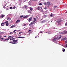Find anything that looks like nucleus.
<instances>
[{
	"label": "nucleus",
	"mask_w": 67,
	"mask_h": 67,
	"mask_svg": "<svg viewBox=\"0 0 67 67\" xmlns=\"http://www.w3.org/2000/svg\"><path fill=\"white\" fill-rule=\"evenodd\" d=\"M62 21V20L61 19H59L57 20L56 21L55 24L57 25H60V22Z\"/></svg>",
	"instance_id": "nucleus-1"
},
{
	"label": "nucleus",
	"mask_w": 67,
	"mask_h": 67,
	"mask_svg": "<svg viewBox=\"0 0 67 67\" xmlns=\"http://www.w3.org/2000/svg\"><path fill=\"white\" fill-rule=\"evenodd\" d=\"M12 41L13 42H14V43L12 42V44H17V43H18V42H16L18 41L16 40H13Z\"/></svg>",
	"instance_id": "nucleus-2"
},
{
	"label": "nucleus",
	"mask_w": 67,
	"mask_h": 67,
	"mask_svg": "<svg viewBox=\"0 0 67 67\" xmlns=\"http://www.w3.org/2000/svg\"><path fill=\"white\" fill-rule=\"evenodd\" d=\"M35 21H33L31 24H30L29 25V26H30L31 25H32V24H34L35 23Z\"/></svg>",
	"instance_id": "nucleus-3"
},
{
	"label": "nucleus",
	"mask_w": 67,
	"mask_h": 67,
	"mask_svg": "<svg viewBox=\"0 0 67 67\" xmlns=\"http://www.w3.org/2000/svg\"><path fill=\"white\" fill-rule=\"evenodd\" d=\"M42 9V7H40L39 6L37 8V9L38 10H41Z\"/></svg>",
	"instance_id": "nucleus-4"
},
{
	"label": "nucleus",
	"mask_w": 67,
	"mask_h": 67,
	"mask_svg": "<svg viewBox=\"0 0 67 67\" xmlns=\"http://www.w3.org/2000/svg\"><path fill=\"white\" fill-rule=\"evenodd\" d=\"M50 4H51V3L50 2H47V5L48 7H49V5Z\"/></svg>",
	"instance_id": "nucleus-5"
},
{
	"label": "nucleus",
	"mask_w": 67,
	"mask_h": 67,
	"mask_svg": "<svg viewBox=\"0 0 67 67\" xmlns=\"http://www.w3.org/2000/svg\"><path fill=\"white\" fill-rule=\"evenodd\" d=\"M5 22H3L1 24V26H4V24H5Z\"/></svg>",
	"instance_id": "nucleus-6"
},
{
	"label": "nucleus",
	"mask_w": 67,
	"mask_h": 67,
	"mask_svg": "<svg viewBox=\"0 0 67 67\" xmlns=\"http://www.w3.org/2000/svg\"><path fill=\"white\" fill-rule=\"evenodd\" d=\"M7 20H8L9 21H10V20H11V18L10 17H7Z\"/></svg>",
	"instance_id": "nucleus-7"
},
{
	"label": "nucleus",
	"mask_w": 67,
	"mask_h": 67,
	"mask_svg": "<svg viewBox=\"0 0 67 67\" xmlns=\"http://www.w3.org/2000/svg\"><path fill=\"white\" fill-rule=\"evenodd\" d=\"M46 22V20H43V21H41V23H44Z\"/></svg>",
	"instance_id": "nucleus-8"
},
{
	"label": "nucleus",
	"mask_w": 67,
	"mask_h": 67,
	"mask_svg": "<svg viewBox=\"0 0 67 67\" xmlns=\"http://www.w3.org/2000/svg\"><path fill=\"white\" fill-rule=\"evenodd\" d=\"M6 5H7V3L6 4H3V8L4 9V8H5V7L6 6Z\"/></svg>",
	"instance_id": "nucleus-9"
},
{
	"label": "nucleus",
	"mask_w": 67,
	"mask_h": 67,
	"mask_svg": "<svg viewBox=\"0 0 67 67\" xmlns=\"http://www.w3.org/2000/svg\"><path fill=\"white\" fill-rule=\"evenodd\" d=\"M26 24L27 23H24L23 24V26H26Z\"/></svg>",
	"instance_id": "nucleus-10"
},
{
	"label": "nucleus",
	"mask_w": 67,
	"mask_h": 67,
	"mask_svg": "<svg viewBox=\"0 0 67 67\" xmlns=\"http://www.w3.org/2000/svg\"><path fill=\"white\" fill-rule=\"evenodd\" d=\"M15 26V25H14L12 26H11L10 27V28H13V27H14Z\"/></svg>",
	"instance_id": "nucleus-11"
},
{
	"label": "nucleus",
	"mask_w": 67,
	"mask_h": 67,
	"mask_svg": "<svg viewBox=\"0 0 67 67\" xmlns=\"http://www.w3.org/2000/svg\"><path fill=\"white\" fill-rule=\"evenodd\" d=\"M56 40V39L55 38H54V39H53V40H52V41L53 42H55V41Z\"/></svg>",
	"instance_id": "nucleus-12"
},
{
	"label": "nucleus",
	"mask_w": 67,
	"mask_h": 67,
	"mask_svg": "<svg viewBox=\"0 0 67 67\" xmlns=\"http://www.w3.org/2000/svg\"><path fill=\"white\" fill-rule=\"evenodd\" d=\"M27 11L29 13H31V10H28Z\"/></svg>",
	"instance_id": "nucleus-13"
},
{
	"label": "nucleus",
	"mask_w": 67,
	"mask_h": 67,
	"mask_svg": "<svg viewBox=\"0 0 67 67\" xmlns=\"http://www.w3.org/2000/svg\"><path fill=\"white\" fill-rule=\"evenodd\" d=\"M17 37H18V38H25V37H21V36H19Z\"/></svg>",
	"instance_id": "nucleus-14"
},
{
	"label": "nucleus",
	"mask_w": 67,
	"mask_h": 67,
	"mask_svg": "<svg viewBox=\"0 0 67 67\" xmlns=\"http://www.w3.org/2000/svg\"><path fill=\"white\" fill-rule=\"evenodd\" d=\"M66 37H65L64 38H63V39H62V40L63 41H65V40H66Z\"/></svg>",
	"instance_id": "nucleus-15"
},
{
	"label": "nucleus",
	"mask_w": 67,
	"mask_h": 67,
	"mask_svg": "<svg viewBox=\"0 0 67 67\" xmlns=\"http://www.w3.org/2000/svg\"><path fill=\"white\" fill-rule=\"evenodd\" d=\"M32 20V18L31 17L29 19V22H30Z\"/></svg>",
	"instance_id": "nucleus-16"
},
{
	"label": "nucleus",
	"mask_w": 67,
	"mask_h": 67,
	"mask_svg": "<svg viewBox=\"0 0 67 67\" xmlns=\"http://www.w3.org/2000/svg\"><path fill=\"white\" fill-rule=\"evenodd\" d=\"M20 20H18L16 21V23H18L19 22H20Z\"/></svg>",
	"instance_id": "nucleus-17"
},
{
	"label": "nucleus",
	"mask_w": 67,
	"mask_h": 67,
	"mask_svg": "<svg viewBox=\"0 0 67 67\" xmlns=\"http://www.w3.org/2000/svg\"><path fill=\"white\" fill-rule=\"evenodd\" d=\"M4 16H5V15L3 14L1 15V17L2 18H3Z\"/></svg>",
	"instance_id": "nucleus-18"
},
{
	"label": "nucleus",
	"mask_w": 67,
	"mask_h": 67,
	"mask_svg": "<svg viewBox=\"0 0 67 67\" xmlns=\"http://www.w3.org/2000/svg\"><path fill=\"white\" fill-rule=\"evenodd\" d=\"M28 4H29V5H31V2H29L28 3Z\"/></svg>",
	"instance_id": "nucleus-19"
},
{
	"label": "nucleus",
	"mask_w": 67,
	"mask_h": 67,
	"mask_svg": "<svg viewBox=\"0 0 67 67\" xmlns=\"http://www.w3.org/2000/svg\"><path fill=\"white\" fill-rule=\"evenodd\" d=\"M27 18V15H26L23 17V18L24 19H25L26 18Z\"/></svg>",
	"instance_id": "nucleus-20"
},
{
	"label": "nucleus",
	"mask_w": 67,
	"mask_h": 67,
	"mask_svg": "<svg viewBox=\"0 0 67 67\" xmlns=\"http://www.w3.org/2000/svg\"><path fill=\"white\" fill-rule=\"evenodd\" d=\"M62 37V36L61 35L59 36L58 37V38H61Z\"/></svg>",
	"instance_id": "nucleus-21"
},
{
	"label": "nucleus",
	"mask_w": 67,
	"mask_h": 67,
	"mask_svg": "<svg viewBox=\"0 0 67 67\" xmlns=\"http://www.w3.org/2000/svg\"><path fill=\"white\" fill-rule=\"evenodd\" d=\"M11 37V36H9L8 37L9 39H11V38H12V37Z\"/></svg>",
	"instance_id": "nucleus-22"
},
{
	"label": "nucleus",
	"mask_w": 67,
	"mask_h": 67,
	"mask_svg": "<svg viewBox=\"0 0 67 67\" xmlns=\"http://www.w3.org/2000/svg\"><path fill=\"white\" fill-rule=\"evenodd\" d=\"M46 33H48V34H51V32H49V31L48 32H47Z\"/></svg>",
	"instance_id": "nucleus-23"
},
{
	"label": "nucleus",
	"mask_w": 67,
	"mask_h": 67,
	"mask_svg": "<svg viewBox=\"0 0 67 67\" xmlns=\"http://www.w3.org/2000/svg\"><path fill=\"white\" fill-rule=\"evenodd\" d=\"M59 34H63V32H60L59 33Z\"/></svg>",
	"instance_id": "nucleus-24"
},
{
	"label": "nucleus",
	"mask_w": 67,
	"mask_h": 67,
	"mask_svg": "<svg viewBox=\"0 0 67 67\" xmlns=\"http://www.w3.org/2000/svg\"><path fill=\"white\" fill-rule=\"evenodd\" d=\"M63 47H66V46H66V45H64L63 46Z\"/></svg>",
	"instance_id": "nucleus-25"
},
{
	"label": "nucleus",
	"mask_w": 67,
	"mask_h": 67,
	"mask_svg": "<svg viewBox=\"0 0 67 67\" xmlns=\"http://www.w3.org/2000/svg\"><path fill=\"white\" fill-rule=\"evenodd\" d=\"M57 6H54V9H56V8H57Z\"/></svg>",
	"instance_id": "nucleus-26"
},
{
	"label": "nucleus",
	"mask_w": 67,
	"mask_h": 67,
	"mask_svg": "<svg viewBox=\"0 0 67 67\" xmlns=\"http://www.w3.org/2000/svg\"><path fill=\"white\" fill-rule=\"evenodd\" d=\"M40 12H43V9H41L40 10Z\"/></svg>",
	"instance_id": "nucleus-27"
},
{
	"label": "nucleus",
	"mask_w": 67,
	"mask_h": 67,
	"mask_svg": "<svg viewBox=\"0 0 67 67\" xmlns=\"http://www.w3.org/2000/svg\"><path fill=\"white\" fill-rule=\"evenodd\" d=\"M62 50L63 51V52H65V49L63 48Z\"/></svg>",
	"instance_id": "nucleus-28"
},
{
	"label": "nucleus",
	"mask_w": 67,
	"mask_h": 67,
	"mask_svg": "<svg viewBox=\"0 0 67 67\" xmlns=\"http://www.w3.org/2000/svg\"><path fill=\"white\" fill-rule=\"evenodd\" d=\"M30 9L31 11H32V10H33V8L31 7L30 8Z\"/></svg>",
	"instance_id": "nucleus-29"
},
{
	"label": "nucleus",
	"mask_w": 67,
	"mask_h": 67,
	"mask_svg": "<svg viewBox=\"0 0 67 67\" xmlns=\"http://www.w3.org/2000/svg\"><path fill=\"white\" fill-rule=\"evenodd\" d=\"M34 20L35 21H35H36V18H34Z\"/></svg>",
	"instance_id": "nucleus-30"
},
{
	"label": "nucleus",
	"mask_w": 67,
	"mask_h": 67,
	"mask_svg": "<svg viewBox=\"0 0 67 67\" xmlns=\"http://www.w3.org/2000/svg\"><path fill=\"white\" fill-rule=\"evenodd\" d=\"M27 7V6L26 5H25L24 6V8H26Z\"/></svg>",
	"instance_id": "nucleus-31"
},
{
	"label": "nucleus",
	"mask_w": 67,
	"mask_h": 67,
	"mask_svg": "<svg viewBox=\"0 0 67 67\" xmlns=\"http://www.w3.org/2000/svg\"><path fill=\"white\" fill-rule=\"evenodd\" d=\"M43 4H44V5H46V2H44Z\"/></svg>",
	"instance_id": "nucleus-32"
},
{
	"label": "nucleus",
	"mask_w": 67,
	"mask_h": 67,
	"mask_svg": "<svg viewBox=\"0 0 67 67\" xmlns=\"http://www.w3.org/2000/svg\"><path fill=\"white\" fill-rule=\"evenodd\" d=\"M23 15H22L21 16H20V17L21 18H23Z\"/></svg>",
	"instance_id": "nucleus-33"
},
{
	"label": "nucleus",
	"mask_w": 67,
	"mask_h": 67,
	"mask_svg": "<svg viewBox=\"0 0 67 67\" xmlns=\"http://www.w3.org/2000/svg\"><path fill=\"white\" fill-rule=\"evenodd\" d=\"M45 13L46 14L47 13V10H46V11H45Z\"/></svg>",
	"instance_id": "nucleus-34"
},
{
	"label": "nucleus",
	"mask_w": 67,
	"mask_h": 67,
	"mask_svg": "<svg viewBox=\"0 0 67 67\" xmlns=\"http://www.w3.org/2000/svg\"><path fill=\"white\" fill-rule=\"evenodd\" d=\"M12 37V38H13V37H14V36H11V37Z\"/></svg>",
	"instance_id": "nucleus-35"
},
{
	"label": "nucleus",
	"mask_w": 67,
	"mask_h": 67,
	"mask_svg": "<svg viewBox=\"0 0 67 67\" xmlns=\"http://www.w3.org/2000/svg\"><path fill=\"white\" fill-rule=\"evenodd\" d=\"M15 8H16L15 6H14L13 7V9H15Z\"/></svg>",
	"instance_id": "nucleus-36"
},
{
	"label": "nucleus",
	"mask_w": 67,
	"mask_h": 67,
	"mask_svg": "<svg viewBox=\"0 0 67 67\" xmlns=\"http://www.w3.org/2000/svg\"><path fill=\"white\" fill-rule=\"evenodd\" d=\"M12 22H13V21L11 20L10 21V23H12Z\"/></svg>",
	"instance_id": "nucleus-37"
},
{
	"label": "nucleus",
	"mask_w": 67,
	"mask_h": 67,
	"mask_svg": "<svg viewBox=\"0 0 67 67\" xmlns=\"http://www.w3.org/2000/svg\"><path fill=\"white\" fill-rule=\"evenodd\" d=\"M6 26H8V25H9V24H8V23L6 24Z\"/></svg>",
	"instance_id": "nucleus-38"
},
{
	"label": "nucleus",
	"mask_w": 67,
	"mask_h": 67,
	"mask_svg": "<svg viewBox=\"0 0 67 67\" xmlns=\"http://www.w3.org/2000/svg\"><path fill=\"white\" fill-rule=\"evenodd\" d=\"M53 15V14H52V13H51V14L50 15V16L51 17H52V15Z\"/></svg>",
	"instance_id": "nucleus-39"
},
{
	"label": "nucleus",
	"mask_w": 67,
	"mask_h": 67,
	"mask_svg": "<svg viewBox=\"0 0 67 67\" xmlns=\"http://www.w3.org/2000/svg\"><path fill=\"white\" fill-rule=\"evenodd\" d=\"M39 5H42V3H40L39 4Z\"/></svg>",
	"instance_id": "nucleus-40"
},
{
	"label": "nucleus",
	"mask_w": 67,
	"mask_h": 67,
	"mask_svg": "<svg viewBox=\"0 0 67 67\" xmlns=\"http://www.w3.org/2000/svg\"><path fill=\"white\" fill-rule=\"evenodd\" d=\"M65 26H67V22L65 23Z\"/></svg>",
	"instance_id": "nucleus-41"
},
{
	"label": "nucleus",
	"mask_w": 67,
	"mask_h": 67,
	"mask_svg": "<svg viewBox=\"0 0 67 67\" xmlns=\"http://www.w3.org/2000/svg\"><path fill=\"white\" fill-rule=\"evenodd\" d=\"M5 40H6L7 41H8L9 39H5Z\"/></svg>",
	"instance_id": "nucleus-42"
},
{
	"label": "nucleus",
	"mask_w": 67,
	"mask_h": 67,
	"mask_svg": "<svg viewBox=\"0 0 67 67\" xmlns=\"http://www.w3.org/2000/svg\"><path fill=\"white\" fill-rule=\"evenodd\" d=\"M8 23V21H6L5 22V23H6V24Z\"/></svg>",
	"instance_id": "nucleus-43"
},
{
	"label": "nucleus",
	"mask_w": 67,
	"mask_h": 67,
	"mask_svg": "<svg viewBox=\"0 0 67 67\" xmlns=\"http://www.w3.org/2000/svg\"><path fill=\"white\" fill-rule=\"evenodd\" d=\"M44 9H45V10H46V9H47V8L45 7Z\"/></svg>",
	"instance_id": "nucleus-44"
},
{
	"label": "nucleus",
	"mask_w": 67,
	"mask_h": 67,
	"mask_svg": "<svg viewBox=\"0 0 67 67\" xmlns=\"http://www.w3.org/2000/svg\"><path fill=\"white\" fill-rule=\"evenodd\" d=\"M12 7H11L10 8V9H12Z\"/></svg>",
	"instance_id": "nucleus-45"
},
{
	"label": "nucleus",
	"mask_w": 67,
	"mask_h": 67,
	"mask_svg": "<svg viewBox=\"0 0 67 67\" xmlns=\"http://www.w3.org/2000/svg\"><path fill=\"white\" fill-rule=\"evenodd\" d=\"M15 31H16V30H14L13 31V32L14 33H15Z\"/></svg>",
	"instance_id": "nucleus-46"
},
{
	"label": "nucleus",
	"mask_w": 67,
	"mask_h": 67,
	"mask_svg": "<svg viewBox=\"0 0 67 67\" xmlns=\"http://www.w3.org/2000/svg\"><path fill=\"white\" fill-rule=\"evenodd\" d=\"M31 30H29L28 31V32H31Z\"/></svg>",
	"instance_id": "nucleus-47"
},
{
	"label": "nucleus",
	"mask_w": 67,
	"mask_h": 67,
	"mask_svg": "<svg viewBox=\"0 0 67 67\" xmlns=\"http://www.w3.org/2000/svg\"><path fill=\"white\" fill-rule=\"evenodd\" d=\"M53 29H56V27H53Z\"/></svg>",
	"instance_id": "nucleus-48"
},
{
	"label": "nucleus",
	"mask_w": 67,
	"mask_h": 67,
	"mask_svg": "<svg viewBox=\"0 0 67 67\" xmlns=\"http://www.w3.org/2000/svg\"><path fill=\"white\" fill-rule=\"evenodd\" d=\"M26 1V0H24V2H25Z\"/></svg>",
	"instance_id": "nucleus-49"
},
{
	"label": "nucleus",
	"mask_w": 67,
	"mask_h": 67,
	"mask_svg": "<svg viewBox=\"0 0 67 67\" xmlns=\"http://www.w3.org/2000/svg\"><path fill=\"white\" fill-rule=\"evenodd\" d=\"M32 1H36L37 0H32Z\"/></svg>",
	"instance_id": "nucleus-50"
},
{
	"label": "nucleus",
	"mask_w": 67,
	"mask_h": 67,
	"mask_svg": "<svg viewBox=\"0 0 67 67\" xmlns=\"http://www.w3.org/2000/svg\"><path fill=\"white\" fill-rule=\"evenodd\" d=\"M12 32H11L9 33V34H12Z\"/></svg>",
	"instance_id": "nucleus-51"
},
{
	"label": "nucleus",
	"mask_w": 67,
	"mask_h": 67,
	"mask_svg": "<svg viewBox=\"0 0 67 67\" xmlns=\"http://www.w3.org/2000/svg\"><path fill=\"white\" fill-rule=\"evenodd\" d=\"M44 16H45V17H46L47 16L46 15H44Z\"/></svg>",
	"instance_id": "nucleus-52"
},
{
	"label": "nucleus",
	"mask_w": 67,
	"mask_h": 67,
	"mask_svg": "<svg viewBox=\"0 0 67 67\" xmlns=\"http://www.w3.org/2000/svg\"><path fill=\"white\" fill-rule=\"evenodd\" d=\"M65 43H67V40H66V41H65Z\"/></svg>",
	"instance_id": "nucleus-53"
},
{
	"label": "nucleus",
	"mask_w": 67,
	"mask_h": 67,
	"mask_svg": "<svg viewBox=\"0 0 67 67\" xmlns=\"http://www.w3.org/2000/svg\"><path fill=\"white\" fill-rule=\"evenodd\" d=\"M22 33V32H19V34H21V33Z\"/></svg>",
	"instance_id": "nucleus-54"
},
{
	"label": "nucleus",
	"mask_w": 67,
	"mask_h": 67,
	"mask_svg": "<svg viewBox=\"0 0 67 67\" xmlns=\"http://www.w3.org/2000/svg\"><path fill=\"white\" fill-rule=\"evenodd\" d=\"M4 37H6V36H4Z\"/></svg>",
	"instance_id": "nucleus-55"
},
{
	"label": "nucleus",
	"mask_w": 67,
	"mask_h": 67,
	"mask_svg": "<svg viewBox=\"0 0 67 67\" xmlns=\"http://www.w3.org/2000/svg\"><path fill=\"white\" fill-rule=\"evenodd\" d=\"M12 40H12V39H10V41H12Z\"/></svg>",
	"instance_id": "nucleus-56"
},
{
	"label": "nucleus",
	"mask_w": 67,
	"mask_h": 67,
	"mask_svg": "<svg viewBox=\"0 0 67 67\" xmlns=\"http://www.w3.org/2000/svg\"><path fill=\"white\" fill-rule=\"evenodd\" d=\"M40 33H42V31H40Z\"/></svg>",
	"instance_id": "nucleus-57"
},
{
	"label": "nucleus",
	"mask_w": 67,
	"mask_h": 67,
	"mask_svg": "<svg viewBox=\"0 0 67 67\" xmlns=\"http://www.w3.org/2000/svg\"><path fill=\"white\" fill-rule=\"evenodd\" d=\"M29 24H28V23H27V24H26V25H28Z\"/></svg>",
	"instance_id": "nucleus-58"
},
{
	"label": "nucleus",
	"mask_w": 67,
	"mask_h": 67,
	"mask_svg": "<svg viewBox=\"0 0 67 67\" xmlns=\"http://www.w3.org/2000/svg\"><path fill=\"white\" fill-rule=\"evenodd\" d=\"M1 40H3V38H2Z\"/></svg>",
	"instance_id": "nucleus-59"
},
{
	"label": "nucleus",
	"mask_w": 67,
	"mask_h": 67,
	"mask_svg": "<svg viewBox=\"0 0 67 67\" xmlns=\"http://www.w3.org/2000/svg\"><path fill=\"white\" fill-rule=\"evenodd\" d=\"M9 43H12V42H9Z\"/></svg>",
	"instance_id": "nucleus-60"
},
{
	"label": "nucleus",
	"mask_w": 67,
	"mask_h": 67,
	"mask_svg": "<svg viewBox=\"0 0 67 67\" xmlns=\"http://www.w3.org/2000/svg\"><path fill=\"white\" fill-rule=\"evenodd\" d=\"M21 31V30H18V31Z\"/></svg>",
	"instance_id": "nucleus-61"
},
{
	"label": "nucleus",
	"mask_w": 67,
	"mask_h": 67,
	"mask_svg": "<svg viewBox=\"0 0 67 67\" xmlns=\"http://www.w3.org/2000/svg\"><path fill=\"white\" fill-rule=\"evenodd\" d=\"M65 33H67V31H65Z\"/></svg>",
	"instance_id": "nucleus-62"
},
{
	"label": "nucleus",
	"mask_w": 67,
	"mask_h": 67,
	"mask_svg": "<svg viewBox=\"0 0 67 67\" xmlns=\"http://www.w3.org/2000/svg\"><path fill=\"white\" fill-rule=\"evenodd\" d=\"M12 40H14V38H12Z\"/></svg>",
	"instance_id": "nucleus-63"
},
{
	"label": "nucleus",
	"mask_w": 67,
	"mask_h": 67,
	"mask_svg": "<svg viewBox=\"0 0 67 67\" xmlns=\"http://www.w3.org/2000/svg\"><path fill=\"white\" fill-rule=\"evenodd\" d=\"M14 39H15V38H14Z\"/></svg>",
	"instance_id": "nucleus-64"
}]
</instances>
